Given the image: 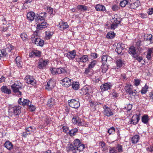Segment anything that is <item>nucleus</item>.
<instances>
[{
	"instance_id": "nucleus-28",
	"label": "nucleus",
	"mask_w": 153,
	"mask_h": 153,
	"mask_svg": "<svg viewBox=\"0 0 153 153\" xmlns=\"http://www.w3.org/2000/svg\"><path fill=\"white\" fill-rule=\"evenodd\" d=\"M128 52L130 54L132 55L133 57L137 54L135 47L133 46H131L129 48Z\"/></svg>"
},
{
	"instance_id": "nucleus-36",
	"label": "nucleus",
	"mask_w": 153,
	"mask_h": 153,
	"mask_svg": "<svg viewBox=\"0 0 153 153\" xmlns=\"http://www.w3.org/2000/svg\"><path fill=\"white\" fill-rule=\"evenodd\" d=\"M133 88V86L131 84H128L126 86V91L128 94L131 92Z\"/></svg>"
},
{
	"instance_id": "nucleus-52",
	"label": "nucleus",
	"mask_w": 153,
	"mask_h": 153,
	"mask_svg": "<svg viewBox=\"0 0 153 153\" xmlns=\"http://www.w3.org/2000/svg\"><path fill=\"white\" fill-rule=\"evenodd\" d=\"M114 35L113 32H109L108 33L106 37L107 38L112 39L114 38Z\"/></svg>"
},
{
	"instance_id": "nucleus-44",
	"label": "nucleus",
	"mask_w": 153,
	"mask_h": 153,
	"mask_svg": "<svg viewBox=\"0 0 153 153\" xmlns=\"http://www.w3.org/2000/svg\"><path fill=\"white\" fill-rule=\"evenodd\" d=\"M20 37L24 42H26L27 39V36L25 33H23L20 35Z\"/></svg>"
},
{
	"instance_id": "nucleus-13",
	"label": "nucleus",
	"mask_w": 153,
	"mask_h": 153,
	"mask_svg": "<svg viewBox=\"0 0 153 153\" xmlns=\"http://www.w3.org/2000/svg\"><path fill=\"white\" fill-rule=\"evenodd\" d=\"M65 55L70 59L73 60L76 56V51L73 50L65 54Z\"/></svg>"
},
{
	"instance_id": "nucleus-56",
	"label": "nucleus",
	"mask_w": 153,
	"mask_h": 153,
	"mask_svg": "<svg viewBox=\"0 0 153 153\" xmlns=\"http://www.w3.org/2000/svg\"><path fill=\"white\" fill-rule=\"evenodd\" d=\"M120 8V7L118 5H113L111 9L113 11H117Z\"/></svg>"
},
{
	"instance_id": "nucleus-23",
	"label": "nucleus",
	"mask_w": 153,
	"mask_h": 153,
	"mask_svg": "<svg viewBox=\"0 0 153 153\" xmlns=\"http://www.w3.org/2000/svg\"><path fill=\"white\" fill-rule=\"evenodd\" d=\"M56 105L55 100L54 99L52 98L48 100L47 103V105L50 108H52Z\"/></svg>"
},
{
	"instance_id": "nucleus-25",
	"label": "nucleus",
	"mask_w": 153,
	"mask_h": 153,
	"mask_svg": "<svg viewBox=\"0 0 153 153\" xmlns=\"http://www.w3.org/2000/svg\"><path fill=\"white\" fill-rule=\"evenodd\" d=\"M4 146L9 150H11L13 149L12 143L9 141H6L4 143Z\"/></svg>"
},
{
	"instance_id": "nucleus-10",
	"label": "nucleus",
	"mask_w": 153,
	"mask_h": 153,
	"mask_svg": "<svg viewBox=\"0 0 153 153\" xmlns=\"http://www.w3.org/2000/svg\"><path fill=\"white\" fill-rule=\"evenodd\" d=\"M140 3L138 0H131L129 4V7L133 9H135L140 5Z\"/></svg>"
},
{
	"instance_id": "nucleus-57",
	"label": "nucleus",
	"mask_w": 153,
	"mask_h": 153,
	"mask_svg": "<svg viewBox=\"0 0 153 153\" xmlns=\"http://www.w3.org/2000/svg\"><path fill=\"white\" fill-rule=\"evenodd\" d=\"M115 131L114 128V127H112L108 130V132L109 134H111L114 133L115 132Z\"/></svg>"
},
{
	"instance_id": "nucleus-2",
	"label": "nucleus",
	"mask_w": 153,
	"mask_h": 153,
	"mask_svg": "<svg viewBox=\"0 0 153 153\" xmlns=\"http://www.w3.org/2000/svg\"><path fill=\"white\" fill-rule=\"evenodd\" d=\"M19 104L23 106L27 105L29 109L32 111H35V107L31 104V102L27 99H22L20 98L18 101Z\"/></svg>"
},
{
	"instance_id": "nucleus-42",
	"label": "nucleus",
	"mask_w": 153,
	"mask_h": 153,
	"mask_svg": "<svg viewBox=\"0 0 153 153\" xmlns=\"http://www.w3.org/2000/svg\"><path fill=\"white\" fill-rule=\"evenodd\" d=\"M57 74H60L66 73L65 69L63 68H57Z\"/></svg>"
},
{
	"instance_id": "nucleus-21",
	"label": "nucleus",
	"mask_w": 153,
	"mask_h": 153,
	"mask_svg": "<svg viewBox=\"0 0 153 153\" xmlns=\"http://www.w3.org/2000/svg\"><path fill=\"white\" fill-rule=\"evenodd\" d=\"M88 87L86 86H84L81 89L79 90V93L82 95H84L88 94Z\"/></svg>"
},
{
	"instance_id": "nucleus-49",
	"label": "nucleus",
	"mask_w": 153,
	"mask_h": 153,
	"mask_svg": "<svg viewBox=\"0 0 153 153\" xmlns=\"http://www.w3.org/2000/svg\"><path fill=\"white\" fill-rule=\"evenodd\" d=\"M141 80L140 79H134V85L137 86L141 83Z\"/></svg>"
},
{
	"instance_id": "nucleus-12",
	"label": "nucleus",
	"mask_w": 153,
	"mask_h": 153,
	"mask_svg": "<svg viewBox=\"0 0 153 153\" xmlns=\"http://www.w3.org/2000/svg\"><path fill=\"white\" fill-rule=\"evenodd\" d=\"M47 16V13L46 12H42L40 13L39 15L38 16H36L35 18V20L36 21H43L45 20V19Z\"/></svg>"
},
{
	"instance_id": "nucleus-64",
	"label": "nucleus",
	"mask_w": 153,
	"mask_h": 153,
	"mask_svg": "<svg viewBox=\"0 0 153 153\" xmlns=\"http://www.w3.org/2000/svg\"><path fill=\"white\" fill-rule=\"evenodd\" d=\"M47 10L48 12L51 14V15L53 13V9L52 8L48 7L47 8Z\"/></svg>"
},
{
	"instance_id": "nucleus-51",
	"label": "nucleus",
	"mask_w": 153,
	"mask_h": 153,
	"mask_svg": "<svg viewBox=\"0 0 153 153\" xmlns=\"http://www.w3.org/2000/svg\"><path fill=\"white\" fill-rule=\"evenodd\" d=\"M51 73L53 75H57V68H51L50 69Z\"/></svg>"
},
{
	"instance_id": "nucleus-3",
	"label": "nucleus",
	"mask_w": 153,
	"mask_h": 153,
	"mask_svg": "<svg viewBox=\"0 0 153 153\" xmlns=\"http://www.w3.org/2000/svg\"><path fill=\"white\" fill-rule=\"evenodd\" d=\"M11 88L13 92L17 96L20 97L22 95V93L20 90L22 89V84L20 82L17 81L13 84L11 85Z\"/></svg>"
},
{
	"instance_id": "nucleus-33",
	"label": "nucleus",
	"mask_w": 153,
	"mask_h": 153,
	"mask_svg": "<svg viewBox=\"0 0 153 153\" xmlns=\"http://www.w3.org/2000/svg\"><path fill=\"white\" fill-rule=\"evenodd\" d=\"M99 146H100V148L102 149V150L103 151H105L108 149L107 146L105 143L102 141L100 142Z\"/></svg>"
},
{
	"instance_id": "nucleus-19",
	"label": "nucleus",
	"mask_w": 153,
	"mask_h": 153,
	"mask_svg": "<svg viewBox=\"0 0 153 153\" xmlns=\"http://www.w3.org/2000/svg\"><path fill=\"white\" fill-rule=\"evenodd\" d=\"M41 54V52L36 50H33L29 53V56L30 57H32L34 56L37 57H40Z\"/></svg>"
},
{
	"instance_id": "nucleus-55",
	"label": "nucleus",
	"mask_w": 153,
	"mask_h": 153,
	"mask_svg": "<svg viewBox=\"0 0 153 153\" xmlns=\"http://www.w3.org/2000/svg\"><path fill=\"white\" fill-rule=\"evenodd\" d=\"M123 49V48L121 46L117 47L115 49V51L117 52L118 54H120L122 53Z\"/></svg>"
},
{
	"instance_id": "nucleus-58",
	"label": "nucleus",
	"mask_w": 153,
	"mask_h": 153,
	"mask_svg": "<svg viewBox=\"0 0 153 153\" xmlns=\"http://www.w3.org/2000/svg\"><path fill=\"white\" fill-rule=\"evenodd\" d=\"M7 48H8V49H9V50L11 52H12V51H13V50L14 49V46L12 45L11 44H8L7 45Z\"/></svg>"
},
{
	"instance_id": "nucleus-61",
	"label": "nucleus",
	"mask_w": 153,
	"mask_h": 153,
	"mask_svg": "<svg viewBox=\"0 0 153 153\" xmlns=\"http://www.w3.org/2000/svg\"><path fill=\"white\" fill-rule=\"evenodd\" d=\"M134 57L139 62H140L143 59V58L142 56H138L137 54L136 56H135Z\"/></svg>"
},
{
	"instance_id": "nucleus-5",
	"label": "nucleus",
	"mask_w": 153,
	"mask_h": 153,
	"mask_svg": "<svg viewBox=\"0 0 153 153\" xmlns=\"http://www.w3.org/2000/svg\"><path fill=\"white\" fill-rule=\"evenodd\" d=\"M72 121L73 124H77L79 126H84L85 127L88 126V125L87 124L85 123L84 121H81V119L76 115L73 117Z\"/></svg>"
},
{
	"instance_id": "nucleus-30",
	"label": "nucleus",
	"mask_w": 153,
	"mask_h": 153,
	"mask_svg": "<svg viewBox=\"0 0 153 153\" xmlns=\"http://www.w3.org/2000/svg\"><path fill=\"white\" fill-rule=\"evenodd\" d=\"M95 8L97 11H102L106 10L105 7L102 4H98L96 5L95 7Z\"/></svg>"
},
{
	"instance_id": "nucleus-15",
	"label": "nucleus",
	"mask_w": 153,
	"mask_h": 153,
	"mask_svg": "<svg viewBox=\"0 0 153 153\" xmlns=\"http://www.w3.org/2000/svg\"><path fill=\"white\" fill-rule=\"evenodd\" d=\"M112 86V85L110 83H106L100 86V88L102 91H104L110 89Z\"/></svg>"
},
{
	"instance_id": "nucleus-1",
	"label": "nucleus",
	"mask_w": 153,
	"mask_h": 153,
	"mask_svg": "<svg viewBox=\"0 0 153 153\" xmlns=\"http://www.w3.org/2000/svg\"><path fill=\"white\" fill-rule=\"evenodd\" d=\"M21 107L19 105L10 106L8 109L9 115L14 118H17L21 113Z\"/></svg>"
},
{
	"instance_id": "nucleus-4",
	"label": "nucleus",
	"mask_w": 153,
	"mask_h": 153,
	"mask_svg": "<svg viewBox=\"0 0 153 153\" xmlns=\"http://www.w3.org/2000/svg\"><path fill=\"white\" fill-rule=\"evenodd\" d=\"M33 43H34L37 46H42L44 44V41L39 38L37 31H36L34 32L31 38Z\"/></svg>"
},
{
	"instance_id": "nucleus-17",
	"label": "nucleus",
	"mask_w": 153,
	"mask_h": 153,
	"mask_svg": "<svg viewBox=\"0 0 153 153\" xmlns=\"http://www.w3.org/2000/svg\"><path fill=\"white\" fill-rule=\"evenodd\" d=\"M55 85V83L52 80H49L45 86V89L48 91L51 90Z\"/></svg>"
},
{
	"instance_id": "nucleus-34",
	"label": "nucleus",
	"mask_w": 153,
	"mask_h": 153,
	"mask_svg": "<svg viewBox=\"0 0 153 153\" xmlns=\"http://www.w3.org/2000/svg\"><path fill=\"white\" fill-rule=\"evenodd\" d=\"M15 61L16 65L18 67H21L22 66V62L21 59V58L20 56H17L15 59Z\"/></svg>"
},
{
	"instance_id": "nucleus-53",
	"label": "nucleus",
	"mask_w": 153,
	"mask_h": 153,
	"mask_svg": "<svg viewBox=\"0 0 153 153\" xmlns=\"http://www.w3.org/2000/svg\"><path fill=\"white\" fill-rule=\"evenodd\" d=\"M128 1L126 0H123L120 3V5L121 7H125L126 4H127Z\"/></svg>"
},
{
	"instance_id": "nucleus-24",
	"label": "nucleus",
	"mask_w": 153,
	"mask_h": 153,
	"mask_svg": "<svg viewBox=\"0 0 153 153\" xmlns=\"http://www.w3.org/2000/svg\"><path fill=\"white\" fill-rule=\"evenodd\" d=\"M68 151H72L74 153H76V151L78 150V148L75 145L73 144V143L71 144L67 148Z\"/></svg>"
},
{
	"instance_id": "nucleus-38",
	"label": "nucleus",
	"mask_w": 153,
	"mask_h": 153,
	"mask_svg": "<svg viewBox=\"0 0 153 153\" xmlns=\"http://www.w3.org/2000/svg\"><path fill=\"white\" fill-rule=\"evenodd\" d=\"M25 130L28 132V134H29L35 131L36 128L35 127L33 126H30L29 127L25 128Z\"/></svg>"
},
{
	"instance_id": "nucleus-41",
	"label": "nucleus",
	"mask_w": 153,
	"mask_h": 153,
	"mask_svg": "<svg viewBox=\"0 0 153 153\" xmlns=\"http://www.w3.org/2000/svg\"><path fill=\"white\" fill-rule=\"evenodd\" d=\"M78 130L77 128H74L69 131L68 133L69 135L71 136H72L75 135L76 133L77 132Z\"/></svg>"
},
{
	"instance_id": "nucleus-7",
	"label": "nucleus",
	"mask_w": 153,
	"mask_h": 153,
	"mask_svg": "<svg viewBox=\"0 0 153 153\" xmlns=\"http://www.w3.org/2000/svg\"><path fill=\"white\" fill-rule=\"evenodd\" d=\"M72 143L78 148V150L79 152L82 151L85 148V146L84 144L81 143L80 140L78 139L75 140Z\"/></svg>"
},
{
	"instance_id": "nucleus-27",
	"label": "nucleus",
	"mask_w": 153,
	"mask_h": 153,
	"mask_svg": "<svg viewBox=\"0 0 153 153\" xmlns=\"http://www.w3.org/2000/svg\"><path fill=\"white\" fill-rule=\"evenodd\" d=\"M153 53V48H149L147 51V54L146 58L149 60H150L152 59V55Z\"/></svg>"
},
{
	"instance_id": "nucleus-35",
	"label": "nucleus",
	"mask_w": 153,
	"mask_h": 153,
	"mask_svg": "<svg viewBox=\"0 0 153 153\" xmlns=\"http://www.w3.org/2000/svg\"><path fill=\"white\" fill-rule=\"evenodd\" d=\"M149 120V117L147 114L143 115L142 117V121L145 124H147Z\"/></svg>"
},
{
	"instance_id": "nucleus-40",
	"label": "nucleus",
	"mask_w": 153,
	"mask_h": 153,
	"mask_svg": "<svg viewBox=\"0 0 153 153\" xmlns=\"http://www.w3.org/2000/svg\"><path fill=\"white\" fill-rule=\"evenodd\" d=\"M79 84L77 82H73L72 85V87L74 90H77L79 89Z\"/></svg>"
},
{
	"instance_id": "nucleus-48",
	"label": "nucleus",
	"mask_w": 153,
	"mask_h": 153,
	"mask_svg": "<svg viewBox=\"0 0 153 153\" xmlns=\"http://www.w3.org/2000/svg\"><path fill=\"white\" fill-rule=\"evenodd\" d=\"M47 27L45 25H41L39 23H38V24L37 25V29L38 30H42L43 29L45 28V27Z\"/></svg>"
},
{
	"instance_id": "nucleus-32",
	"label": "nucleus",
	"mask_w": 153,
	"mask_h": 153,
	"mask_svg": "<svg viewBox=\"0 0 153 153\" xmlns=\"http://www.w3.org/2000/svg\"><path fill=\"white\" fill-rule=\"evenodd\" d=\"M8 56V53L5 49L0 50V59L1 57H6Z\"/></svg>"
},
{
	"instance_id": "nucleus-43",
	"label": "nucleus",
	"mask_w": 153,
	"mask_h": 153,
	"mask_svg": "<svg viewBox=\"0 0 153 153\" xmlns=\"http://www.w3.org/2000/svg\"><path fill=\"white\" fill-rule=\"evenodd\" d=\"M81 58V62H85L88 60V56L87 55H83Z\"/></svg>"
},
{
	"instance_id": "nucleus-22",
	"label": "nucleus",
	"mask_w": 153,
	"mask_h": 153,
	"mask_svg": "<svg viewBox=\"0 0 153 153\" xmlns=\"http://www.w3.org/2000/svg\"><path fill=\"white\" fill-rule=\"evenodd\" d=\"M27 17L28 20L32 21L34 19H35L36 16L34 12H30L27 13Z\"/></svg>"
},
{
	"instance_id": "nucleus-14",
	"label": "nucleus",
	"mask_w": 153,
	"mask_h": 153,
	"mask_svg": "<svg viewBox=\"0 0 153 153\" xmlns=\"http://www.w3.org/2000/svg\"><path fill=\"white\" fill-rule=\"evenodd\" d=\"M47 64V62L42 58L40 59L39 60L38 64V67L40 69H43Z\"/></svg>"
},
{
	"instance_id": "nucleus-11",
	"label": "nucleus",
	"mask_w": 153,
	"mask_h": 153,
	"mask_svg": "<svg viewBox=\"0 0 153 153\" xmlns=\"http://www.w3.org/2000/svg\"><path fill=\"white\" fill-rule=\"evenodd\" d=\"M25 78V80L27 83L33 86L36 85V80L33 78V76L30 75L27 76H26Z\"/></svg>"
},
{
	"instance_id": "nucleus-9",
	"label": "nucleus",
	"mask_w": 153,
	"mask_h": 153,
	"mask_svg": "<svg viewBox=\"0 0 153 153\" xmlns=\"http://www.w3.org/2000/svg\"><path fill=\"white\" fill-rule=\"evenodd\" d=\"M104 115L107 117H109L114 115L111 109L106 105H104L103 107Z\"/></svg>"
},
{
	"instance_id": "nucleus-20",
	"label": "nucleus",
	"mask_w": 153,
	"mask_h": 153,
	"mask_svg": "<svg viewBox=\"0 0 153 153\" xmlns=\"http://www.w3.org/2000/svg\"><path fill=\"white\" fill-rule=\"evenodd\" d=\"M1 90L2 93L7 94H10L11 93V90L8 88L6 86H3L1 88Z\"/></svg>"
},
{
	"instance_id": "nucleus-26",
	"label": "nucleus",
	"mask_w": 153,
	"mask_h": 153,
	"mask_svg": "<svg viewBox=\"0 0 153 153\" xmlns=\"http://www.w3.org/2000/svg\"><path fill=\"white\" fill-rule=\"evenodd\" d=\"M59 24L60 25L59 27L61 30H63L69 27L67 23L66 22H62L59 23Z\"/></svg>"
},
{
	"instance_id": "nucleus-39",
	"label": "nucleus",
	"mask_w": 153,
	"mask_h": 153,
	"mask_svg": "<svg viewBox=\"0 0 153 153\" xmlns=\"http://www.w3.org/2000/svg\"><path fill=\"white\" fill-rule=\"evenodd\" d=\"M93 70L91 68H89L88 67L86 68L84 72V74L86 75H91L93 74Z\"/></svg>"
},
{
	"instance_id": "nucleus-60",
	"label": "nucleus",
	"mask_w": 153,
	"mask_h": 153,
	"mask_svg": "<svg viewBox=\"0 0 153 153\" xmlns=\"http://www.w3.org/2000/svg\"><path fill=\"white\" fill-rule=\"evenodd\" d=\"M138 93L137 91H136V90L135 89H133V90H132L131 92L129 94L130 95V96H135L137 94V93Z\"/></svg>"
},
{
	"instance_id": "nucleus-47",
	"label": "nucleus",
	"mask_w": 153,
	"mask_h": 153,
	"mask_svg": "<svg viewBox=\"0 0 153 153\" xmlns=\"http://www.w3.org/2000/svg\"><path fill=\"white\" fill-rule=\"evenodd\" d=\"M53 33L52 32L48 31V32H46V36H45V38L46 39H50L51 37L52 36L53 34Z\"/></svg>"
},
{
	"instance_id": "nucleus-31",
	"label": "nucleus",
	"mask_w": 153,
	"mask_h": 153,
	"mask_svg": "<svg viewBox=\"0 0 153 153\" xmlns=\"http://www.w3.org/2000/svg\"><path fill=\"white\" fill-rule=\"evenodd\" d=\"M140 139V136L138 135H135L133 136L131 138V141L132 143H137Z\"/></svg>"
},
{
	"instance_id": "nucleus-59",
	"label": "nucleus",
	"mask_w": 153,
	"mask_h": 153,
	"mask_svg": "<svg viewBox=\"0 0 153 153\" xmlns=\"http://www.w3.org/2000/svg\"><path fill=\"white\" fill-rule=\"evenodd\" d=\"M38 23H39L42 25H46V27H47L48 24L47 22L45 21V20H43V21H36Z\"/></svg>"
},
{
	"instance_id": "nucleus-37",
	"label": "nucleus",
	"mask_w": 153,
	"mask_h": 153,
	"mask_svg": "<svg viewBox=\"0 0 153 153\" xmlns=\"http://www.w3.org/2000/svg\"><path fill=\"white\" fill-rule=\"evenodd\" d=\"M77 8L79 10L83 11H86L88 9V7L87 6L82 5H78Z\"/></svg>"
},
{
	"instance_id": "nucleus-16",
	"label": "nucleus",
	"mask_w": 153,
	"mask_h": 153,
	"mask_svg": "<svg viewBox=\"0 0 153 153\" xmlns=\"http://www.w3.org/2000/svg\"><path fill=\"white\" fill-rule=\"evenodd\" d=\"M62 85L65 87H68L70 86L71 80L67 77H65L62 80Z\"/></svg>"
},
{
	"instance_id": "nucleus-62",
	"label": "nucleus",
	"mask_w": 153,
	"mask_h": 153,
	"mask_svg": "<svg viewBox=\"0 0 153 153\" xmlns=\"http://www.w3.org/2000/svg\"><path fill=\"white\" fill-rule=\"evenodd\" d=\"M146 151L148 152H153V146H150L146 149Z\"/></svg>"
},
{
	"instance_id": "nucleus-45",
	"label": "nucleus",
	"mask_w": 153,
	"mask_h": 153,
	"mask_svg": "<svg viewBox=\"0 0 153 153\" xmlns=\"http://www.w3.org/2000/svg\"><path fill=\"white\" fill-rule=\"evenodd\" d=\"M97 63V62L96 60H93L88 65V67L89 68H91L92 69V68L95 66Z\"/></svg>"
},
{
	"instance_id": "nucleus-29",
	"label": "nucleus",
	"mask_w": 153,
	"mask_h": 153,
	"mask_svg": "<svg viewBox=\"0 0 153 153\" xmlns=\"http://www.w3.org/2000/svg\"><path fill=\"white\" fill-rule=\"evenodd\" d=\"M116 64L117 67L118 68H121L124 65V61L121 59H119L116 61Z\"/></svg>"
},
{
	"instance_id": "nucleus-50",
	"label": "nucleus",
	"mask_w": 153,
	"mask_h": 153,
	"mask_svg": "<svg viewBox=\"0 0 153 153\" xmlns=\"http://www.w3.org/2000/svg\"><path fill=\"white\" fill-rule=\"evenodd\" d=\"M104 53L103 54V55L102 57V63L103 64H106V63L107 62V56L106 55H103Z\"/></svg>"
},
{
	"instance_id": "nucleus-8",
	"label": "nucleus",
	"mask_w": 153,
	"mask_h": 153,
	"mask_svg": "<svg viewBox=\"0 0 153 153\" xmlns=\"http://www.w3.org/2000/svg\"><path fill=\"white\" fill-rule=\"evenodd\" d=\"M68 102L70 106L74 108H77L80 106L79 101L74 99L69 100Z\"/></svg>"
},
{
	"instance_id": "nucleus-6",
	"label": "nucleus",
	"mask_w": 153,
	"mask_h": 153,
	"mask_svg": "<svg viewBox=\"0 0 153 153\" xmlns=\"http://www.w3.org/2000/svg\"><path fill=\"white\" fill-rule=\"evenodd\" d=\"M123 152V146L119 144H117L116 146L110 147L109 149V153H119Z\"/></svg>"
},
{
	"instance_id": "nucleus-63",
	"label": "nucleus",
	"mask_w": 153,
	"mask_h": 153,
	"mask_svg": "<svg viewBox=\"0 0 153 153\" xmlns=\"http://www.w3.org/2000/svg\"><path fill=\"white\" fill-rule=\"evenodd\" d=\"M147 13L148 15H152L153 14V8H150L147 10Z\"/></svg>"
},
{
	"instance_id": "nucleus-18",
	"label": "nucleus",
	"mask_w": 153,
	"mask_h": 153,
	"mask_svg": "<svg viewBox=\"0 0 153 153\" xmlns=\"http://www.w3.org/2000/svg\"><path fill=\"white\" fill-rule=\"evenodd\" d=\"M140 119L139 115L137 114L133 115L132 117L130 123L135 125L137 124Z\"/></svg>"
},
{
	"instance_id": "nucleus-46",
	"label": "nucleus",
	"mask_w": 153,
	"mask_h": 153,
	"mask_svg": "<svg viewBox=\"0 0 153 153\" xmlns=\"http://www.w3.org/2000/svg\"><path fill=\"white\" fill-rule=\"evenodd\" d=\"M148 89V87L146 84L142 88V90H141V92L142 94H146Z\"/></svg>"
},
{
	"instance_id": "nucleus-54",
	"label": "nucleus",
	"mask_w": 153,
	"mask_h": 153,
	"mask_svg": "<svg viewBox=\"0 0 153 153\" xmlns=\"http://www.w3.org/2000/svg\"><path fill=\"white\" fill-rule=\"evenodd\" d=\"M102 71L103 73H105L108 70V66L106 65H102L101 67Z\"/></svg>"
}]
</instances>
